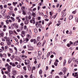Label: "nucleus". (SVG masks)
<instances>
[{
    "instance_id": "obj_1",
    "label": "nucleus",
    "mask_w": 78,
    "mask_h": 78,
    "mask_svg": "<svg viewBox=\"0 0 78 78\" xmlns=\"http://www.w3.org/2000/svg\"><path fill=\"white\" fill-rule=\"evenodd\" d=\"M30 22L31 23H33L34 24V23H36V21L34 20V18H32V19L30 20Z\"/></svg>"
},
{
    "instance_id": "obj_2",
    "label": "nucleus",
    "mask_w": 78,
    "mask_h": 78,
    "mask_svg": "<svg viewBox=\"0 0 78 78\" xmlns=\"http://www.w3.org/2000/svg\"><path fill=\"white\" fill-rule=\"evenodd\" d=\"M12 74L13 75H17V72H16V71L15 70H12Z\"/></svg>"
},
{
    "instance_id": "obj_3",
    "label": "nucleus",
    "mask_w": 78,
    "mask_h": 78,
    "mask_svg": "<svg viewBox=\"0 0 78 78\" xmlns=\"http://www.w3.org/2000/svg\"><path fill=\"white\" fill-rule=\"evenodd\" d=\"M8 72L9 73L11 72V66H9L7 67Z\"/></svg>"
},
{
    "instance_id": "obj_4",
    "label": "nucleus",
    "mask_w": 78,
    "mask_h": 78,
    "mask_svg": "<svg viewBox=\"0 0 78 78\" xmlns=\"http://www.w3.org/2000/svg\"><path fill=\"white\" fill-rule=\"evenodd\" d=\"M28 14L29 16L28 17V18L29 20H30L31 19V13L30 12H29L28 13Z\"/></svg>"
},
{
    "instance_id": "obj_5",
    "label": "nucleus",
    "mask_w": 78,
    "mask_h": 78,
    "mask_svg": "<svg viewBox=\"0 0 78 78\" xmlns=\"http://www.w3.org/2000/svg\"><path fill=\"white\" fill-rule=\"evenodd\" d=\"M6 11V9H3L1 12V13L2 14H5V12Z\"/></svg>"
},
{
    "instance_id": "obj_6",
    "label": "nucleus",
    "mask_w": 78,
    "mask_h": 78,
    "mask_svg": "<svg viewBox=\"0 0 78 78\" xmlns=\"http://www.w3.org/2000/svg\"><path fill=\"white\" fill-rule=\"evenodd\" d=\"M29 41V39L28 38H26L25 40L23 41L24 43H27L28 42V41Z\"/></svg>"
},
{
    "instance_id": "obj_7",
    "label": "nucleus",
    "mask_w": 78,
    "mask_h": 78,
    "mask_svg": "<svg viewBox=\"0 0 78 78\" xmlns=\"http://www.w3.org/2000/svg\"><path fill=\"white\" fill-rule=\"evenodd\" d=\"M21 58H22L23 59H24L23 58H27V56H26L25 55H22L20 56Z\"/></svg>"
},
{
    "instance_id": "obj_8",
    "label": "nucleus",
    "mask_w": 78,
    "mask_h": 78,
    "mask_svg": "<svg viewBox=\"0 0 78 78\" xmlns=\"http://www.w3.org/2000/svg\"><path fill=\"white\" fill-rule=\"evenodd\" d=\"M29 64H28V66H29V67H28V70L29 71H31V67H30V66Z\"/></svg>"
},
{
    "instance_id": "obj_9",
    "label": "nucleus",
    "mask_w": 78,
    "mask_h": 78,
    "mask_svg": "<svg viewBox=\"0 0 78 78\" xmlns=\"http://www.w3.org/2000/svg\"><path fill=\"white\" fill-rule=\"evenodd\" d=\"M66 64V60L65 59L63 62V66H64Z\"/></svg>"
},
{
    "instance_id": "obj_10",
    "label": "nucleus",
    "mask_w": 78,
    "mask_h": 78,
    "mask_svg": "<svg viewBox=\"0 0 78 78\" xmlns=\"http://www.w3.org/2000/svg\"><path fill=\"white\" fill-rule=\"evenodd\" d=\"M29 22L28 20H26L25 21L24 23L25 25H28V24Z\"/></svg>"
},
{
    "instance_id": "obj_11",
    "label": "nucleus",
    "mask_w": 78,
    "mask_h": 78,
    "mask_svg": "<svg viewBox=\"0 0 78 78\" xmlns=\"http://www.w3.org/2000/svg\"><path fill=\"white\" fill-rule=\"evenodd\" d=\"M24 30H26L27 31H28V29L27 27V26H24Z\"/></svg>"
},
{
    "instance_id": "obj_12",
    "label": "nucleus",
    "mask_w": 78,
    "mask_h": 78,
    "mask_svg": "<svg viewBox=\"0 0 78 78\" xmlns=\"http://www.w3.org/2000/svg\"><path fill=\"white\" fill-rule=\"evenodd\" d=\"M8 8L11 11L13 9V8L12 6L8 7Z\"/></svg>"
},
{
    "instance_id": "obj_13",
    "label": "nucleus",
    "mask_w": 78,
    "mask_h": 78,
    "mask_svg": "<svg viewBox=\"0 0 78 78\" xmlns=\"http://www.w3.org/2000/svg\"><path fill=\"white\" fill-rule=\"evenodd\" d=\"M10 64L13 67H14V66H15V64H14V63H12V62L10 63Z\"/></svg>"
},
{
    "instance_id": "obj_14",
    "label": "nucleus",
    "mask_w": 78,
    "mask_h": 78,
    "mask_svg": "<svg viewBox=\"0 0 78 78\" xmlns=\"http://www.w3.org/2000/svg\"><path fill=\"white\" fill-rule=\"evenodd\" d=\"M73 19V16L71 15L69 17V19L70 20H71V19Z\"/></svg>"
},
{
    "instance_id": "obj_15",
    "label": "nucleus",
    "mask_w": 78,
    "mask_h": 78,
    "mask_svg": "<svg viewBox=\"0 0 78 78\" xmlns=\"http://www.w3.org/2000/svg\"><path fill=\"white\" fill-rule=\"evenodd\" d=\"M10 19H12V22H14L15 21V19H14V17H10Z\"/></svg>"
},
{
    "instance_id": "obj_16",
    "label": "nucleus",
    "mask_w": 78,
    "mask_h": 78,
    "mask_svg": "<svg viewBox=\"0 0 78 78\" xmlns=\"http://www.w3.org/2000/svg\"><path fill=\"white\" fill-rule=\"evenodd\" d=\"M78 44L77 42V41H75V43H74V45H75V46H76V45H78Z\"/></svg>"
},
{
    "instance_id": "obj_17",
    "label": "nucleus",
    "mask_w": 78,
    "mask_h": 78,
    "mask_svg": "<svg viewBox=\"0 0 78 78\" xmlns=\"http://www.w3.org/2000/svg\"><path fill=\"white\" fill-rule=\"evenodd\" d=\"M9 51L10 53H13V50L12 48H9Z\"/></svg>"
},
{
    "instance_id": "obj_18",
    "label": "nucleus",
    "mask_w": 78,
    "mask_h": 78,
    "mask_svg": "<svg viewBox=\"0 0 78 78\" xmlns=\"http://www.w3.org/2000/svg\"><path fill=\"white\" fill-rule=\"evenodd\" d=\"M66 67H64L63 68V70L64 73H66Z\"/></svg>"
},
{
    "instance_id": "obj_19",
    "label": "nucleus",
    "mask_w": 78,
    "mask_h": 78,
    "mask_svg": "<svg viewBox=\"0 0 78 78\" xmlns=\"http://www.w3.org/2000/svg\"><path fill=\"white\" fill-rule=\"evenodd\" d=\"M23 14L24 15H26V12H25V11L23 10Z\"/></svg>"
},
{
    "instance_id": "obj_20",
    "label": "nucleus",
    "mask_w": 78,
    "mask_h": 78,
    "mask_svg": "<svg viewBox=\"0 0 78 78\" xmlns=\"http://www.w3.org/2000/svg\"><path fill=\"white\" fill-rule=\"evenodd\" d=\"M72 61V58H69V60L68 64H70Z\"/></svg>"
},
{
    "instance_id": "obj_21",
    "label": "nucleus",
    "mask_w": 78,
    "mask_h": 78,
    "mask_svg": "<svg viewBox=\"0 0 78 78\" xmlns=\"http://www.w3.org/2000/svg\"><path fill=\"white\" fill-rule=\"evenodd\" d=\"M37 41H40V40H41V38H40V37H37Z\"/></svg>"
},
{
    "instance_id": "obj_22",
    "label": "nucleus",
    "mask_w": 78,
    "mask_h": 78,
    "mask_svg": "<svg viewBox=\"0 0 78 78\" xmlns=\"http://www.w3.org/2000/svg\"><path fill=\"white\" fill-rule=\"evenodd\" d=\"M25 32L24 31H23L22 32V33L23 34V35L24 36H25Z\"/></svg>"
},
{
    "instance_id": "obj_23",
    "label": "nucleus",
    "mask_w": 78,
    "mask_h": 78,
    "mask_svg": "<svg viewBox=\"0 0 78 78\" xmlns=\"http://www.w3.org/2000/svg\"><path fill=\"white\" fill-rule=\"evenodd\" d=\"M36 69V67L35 66H33L32 69V72H33V70H34Z\"/></svg>"
},
{
    "instance_id": "obj_24",
    "label": "nucleus",
    "mask_w": 78,
    "mask_h": 78,
    "mask_svg": "<svg viewBox=\"0 0 78 78\" xmlns=\"http://www.w3.org/2000/svg\"><path fill=\"white\" fill-rule=\"evenodd\" d=\"M9 33L10 34H13V32L11 30H9Z\"/></svg>"
},
{
    "instance_id": "obj_25",
    "label": "nucleus",
    "mask_w": 78,
    "mask_h": 78,
    "mask_svg": "<svg viewBox=\"0 0 78 78\" xmlns=\"http://www.w3.org/2000/svg\"><path fill=\"white\" fill-rule=\"evenodd\" d=\"M54 64L55 66H58V64L57 62H55Z\"/></svg>"
},
{
    "instance_id": "obj_26",
    "label": "nucleus",
    "mask_w": 78,
    "mask_h": 78,
    "mask_svg": "<svg viewBox=\"0 0 78 78\" xmlns=\"http://www.w3.org/2000/svg\"><path fill=\"white\" fill-rule=\"evenodd\" d=\"M37 46L38 47H41V44L40 42H39L37 44Z\"/></svg>"
},
{
    "instance_id": "obj_27",
    "label": "nucleus",
    "mask_w": 78,
    "mask_h": 78,
    "mask_svg": "<svg viewBox=\"0 0 78 78\" xmlns=\"http://www.w3.org/2000/svg\"><path fill=\"white\" fill-rule=\"evenodd\" d=\"M34 30L35 33H37V29H34Z\"/></svg>"
},
{
    "instance_id": "obj_28",
    "label": "nucleus",
    "mask_w": 78,
    "mask_h": 78,
    "mask_svg": "<svg viewBox=\"0 0 78 78\" xmlns=\"http://www.w3.org/2000/svg\"><path fill=\"white\" fill-rule=\"evenodd\" d=\"M32 16L34 17L36 16V14L35 13L33 12L32 13Z\"/></svg>"
},
{
    "instance_id": "obj_29",
    "label": "nucleus",
    "mask_w": 78,
    "mask_h": 78,
    "mask_svg": "<svg viewBox=\"0 0 78 78\" xmlns=\"http://www.w3.org/2000/svg\"><path fill=\"white\" fill-rule=\"evenodd\" d=\"M39 73L40 74H42V70L40 69L39 71Z\"/></svg>"
},
{
    "instance_id": "obj_30",
    "label": "nucleus",
    "mask_w": 78,
    "mask_h": 78,
    "mask_svg": "<svg viewBox=\"0 0 78 78\" xmlns=\"http://www.w3.org/2000/svg\"><path fill=\"white\" fill-rule=\"evenodd\" d=\"M70 45H71V44H67V46L68 47H70Z\"/></svg>"
},
{
    "instance_id": "obj_31",
    "label": "nucleus",
    "mask_w": 78,
    "mask_h": 78,
    "mask_svg": "<svg viewBox=\"0 0 78 78\" xmlns=\"http://www.w3.org/2000/svg\"><path fill=\"white\" fill-rule=\"evenodd\" d=\"M38 26L39 28H41L42 27V25H41V24L40 23H39L38 24Z\"/></svg>"
},
{
    "instance_id": "obj_32",
    "label": "nucleus",
    "mask_w": 78,
    "mask_h": 78,
    "mask_svg": "<svg viewBox=\"0 0 78 78\" xmlns=\"http://www.w3.org/2000/svg\"><path fill=\"white\" fill-rule=\"evenodd\" d=\"M27 37H28V38H31V35H29V34H27Z\"/></svg>"
},
{
    "instance_id": "obj_33",
    "label": "nucleus",
    "mask_w": 78,
    "mask_h": 78,
    "mask_svg": "<svg viewBox=\"0 0 78 78\" xmlns=\"http://www.w3.org/2000/svg\"><path fill=\"white\" fill-rule=\"evenodd\" d=\"M17 2H13V5H14V6H15L17 4Z\"/></svg>"
},
{
    "instance_id": "obj_34",
    "label": "nucleus",
    "mask_w": 78,
    "mask_h": 78,
    "mask_svg": "<svg viewBox=\"0 0 78 78\" xmlns=\"http://www.w3.org/2000/svg\"><path fill=\"white\" fill-rule=\"evenodd\" d=\"M34 40H35V39H32L30 40V42H33L34 41Z\"/></svg>"
},
{
    "instance_id": "obj_35",
    "label": "nucleus",
    "mask_w": 78,
    "mask_h": 78,
    "mask_svg": "<svg viewBox=\"0 0 78 78\" xmlns=\"http://www.w3.org/2000/svg\"><path fill=\"white\" fill-rule=\"evenodd\" d=\"M6 41H7V42H9V41H10V39L9 38H8L7 39H6Z\"/></svg>"
},
{
    "instance_id": "obj_36",
    "label": "nucleus",
    "mask_w": 78,
    "mask_h": 78,
    "mask_svg": "<svg viewBox=\"0 0 78 78\" xmlns=\"http://www.w3.org/2000/svg\"><path fill=\"white\" fill-rule=\"evenodd\" d=\"M38 55H41V51H38Z\"/></svg>"
},
{
    "instance_id": "obj_37",
    "label": "nucleus",
    "mask_w": 78,
    "mask_h": 78,
    "mask_svg": "<svg viewBox=\"0 0 78 78\" xmlns=\"http://www.w3.org/2000/svg\"><path fill=\"white\" fill-rule=\"evenodd\" d=\"M37 58L38 59H40L41 58V56L40 55H38L37 56Z\"/></svg>"
},
{
    "instance_id": "obj_38",
    "label": "nucleus",
    "mask_w": 78,
    "mask_h": 78,
    "mask_svg": "<svg viewBox=\"0 0 78 78\" xmlns=\"http://www.w3.org/2000/svg\"><path fill=\"white\" fill-rule=\"evenodd\" d=\"M66 12H64V13H63V14L62 16V17H65V16H66Z\"/></svg>"
},
{
    "instance_id": "obj_39",
    "label": "nucleus",
    "mask_w": 78,
    "mask_h": 78,
    "mask_svg": "<svg viewBox=\"0 0 78 78\" xmlns=\"http://www.w3.org/2000/svg\"><path fill=\"white\" fill-rule=\"evenodd\" d=\"M0 8H1V9H3V5H0Z\"/></svg>"
},
{
    "instance_id": "obj_40",
    "label": "nucleus",
    "mask_w": 78,
    "mask_h": 78,
    "mask_svg": "<svg viewBox=\"0 0 78 78\" xmlns=\"http://www.w3.org/2000/svg\"><path fill=\"white\" fill-rule=\"evenodd\" d=\"M20 25H21V26H21V27H22V28H23V23H21L20 24Z\"/></svg>"
},
{
    "instance_id": "obj_41",
    "label": "nucleus",
    "mask_w": 78,
    "mask_h": 78,
    "mask_svg": "<svg viewBox=\"0 0 78 78\" xmlns=\"http://www.w3.org/2000/svg\"><path fill=\"white\" fill-rule=\"evenodd\" d=\"M7 44L8 45H11V42L10 41H8L7 42Z\"/></svg>"
},
{
    "instance_id": "obj_42",
    "label": "nucleus",
    "mask_w": 78,
    "mask_h": 78,
    "mask_svg": "<svg viewBox=\"0 0 78 78\" xmlns=\"http://www.w3.org/2000/svg\"><path fill=\"white\" fill-rule=\"evenodd\" d=\"M9 66V65L8 63H6L5 64V67H8Z\"/></svg>"
},
{
    "instance_id": "obj_43",
    "label": "nucleus",
    "mask_w": 78,
    "mask_h": 78,
    "mask_svg": "<svg viewBox=\"0 0 78 78\" xmlns=\"http://www.w3.org/2000/svg\"><path fill=\"white\" fill-rule=\"evenodd\" d=\"M21 67V66H20V65H18L17 66V67L18 68H20V67Z\"/></svg>"
},
{
    "instance_id": "obj_44",
    "label": "nucleus",
    "mask_w": 78,
    "mask_h": 78,
    "mask_svg": "<svg viewBox=\"0 0 78 78\" xmlns=\"http://www.w3.org/2000/svg\"><path fill=\"white\" fill-rule=\"evenodd\" d=\"M5 22L6 23H7V24H8V23H9V21L8 20H6Z\"/></svg>"
},
{
    "instance_id": "obj_45",
    "label": "nucleus",
    "mask_w": 78,
    "mask_h": 78,
    "mask_svg": "<svg viewBox=\"0 0 78 78\" xmlns=\"http://www.w3.org/2000/svg\"><path fill=\"white\" fill-rule=\"evenodd\" d=\"M77 74H78V73H75V75H74V76L75 77L77 76Z\"/></svg>"
},
{
    "instance_id": "obj_46",
    "label": "nucleus",
    "mask_w": 78,
    "mask_h": 78,
    "mask_svg": "<svg viewBox=\"0 0 78 78\" xmlns=\"http://www.w3.org/2000/svg\"><path fill=\"white\" fill-rule=\"evenodd\" d=\"M5 0H3L2 1V3H3V4H4V3H5Z\"/></svg>"
},
{
    "instance_id": "obj_47",
    "label": "nucleus",
    "mask_w": 78,
    "mask_h": 78,
    "mask_svg": "<svg viewBox=\"0 0 78 78\" xmlns=\"http://www.w3.org/2000/svg\"><path fill=\"white\" fill-rule=\"evenodd\" d=\"M23 69L24 70H27V68L26 66H24V67H23Z\"/></svg>"
},
{
    "instance_id": "obj_48",
    "label": "nucleus",
    "mask_w": 78,
    "mask_h": 78,
    "mask_svg": "<svg viewBox=\"0 0 78 78\" xmlns=\"http://www.w3.org/2000/svg\"><path fill=\"white\" fill-rule=\"evenodd\" d=\"M66 11V9H65L62 12V13H63V12H65V11Z\"/></svg>"
},
{
    "instance_id": "obj_49",
    "label": "nucleus",
    "mask_w": 78,
    "mask_h": 78,
    "mask_svg": "<svg viewBox=\"0 0 78 78\" xmlns=\"http://www.w3.org/2000/svg\"><path fill=\"white\" fill-rule=\"evenodd\" d=\"M30 50H33V47H30Z\"/></svg>"
},
{
    "instance_id": "obj_50",
    "label": "nucleus",
    "mask_w": 78,
    "mask_h": 78,
    "mask_svg": "<svg viewBox=\"0 0 78 78\" xmlns=\"http://www.w3.org/2000/svg\"><path fill=\"white\" fill-rule=\"evenodd\" d=\"M5 72L6 74H8L9 73L7 71H5Z\"/></svg>"
},
{
    "instance_id": "obj_51",
    "label": "nucleus",
    "mask_w": 78,
    "mask_h": 78,
    "mask_svg": "<svg viewBox=\"0 0 78 78\" xmlns=\"http://www.w3.org/2000/svg\"><path fill=\"white\" fill-rule=\"evenodd\" d=\"M36 39H35V40H34V44H36Z\"/></svg>"
},
{
    "instance_id": "obj_52",
    "label": "nucleus",
    "mask_w": 78,
    "mask_h": 78,
    "mask_svg": "<svg viewBox=\"0 0 78 78\" xmlns=\"http://www.w3.org/2000/svg\"><path fill=\"white\" fill-rule=\"evenodd\" d=\"M75 20L76 22H77V21H78V18L76 17L75 19Z\"/></svg>"
},
{
    "instance_id": "obj_53",
    "label": "nucleus",
    "mask_w": 78,
    "mask_h": 78,
    "mask_svg": "<svg viewBox=\"0 0 78 78\" xmlns=\"http://www.w3.org/2000/svg\"><path fill=\"white\" fill-rule=\"evenodd\" d=\"M16 25H17V24L15 23L13 24V27H16Z\"/></svg>"
},
{
    "instance_id": "obj_54",
    "label": "nucleus",
    "mask_w": 78,
    "mask_h": 78,
    "mask_svg": "<svg viewBox=\"0 0 78 78\" xmlns=\"http://www.w3.org/2000/svg\"><path fill=\"white\" fill-rule=\"evenodd\" d=\"M22 9H25V6H22Z\"/></svg>"
},
{
    "instance_id": "obj_55",
    "label": "nucleus",
    "mask_w": 78,
    "mask_h": 78,
    "mask_svg": "<svg viewBox=\"0 0 78 78\" xmlns=\"http://www.w3.org/2000/svg\"><path fill=\"white\" fill-rule=\"evenodd\" d=\"M59 74L60 75H62V72H60V73H59Z\"/></svg>"
},
{
    "instance_id": "obj_56",
    "label": "nucleus",
    "mask_w": 78,
    "mask_h": 78,
    "mask_svg": "<svg viewBox=\"0 0 78 78\" xmlns=\"http://www.w3.org/2000/svg\"><path fill=\"white\" fill-rule=\"evenodd\" d=\"M7 7V5H5L4 6V7L5 8H6Z\"/></svg>"
},
{
    "instance_id": "obj_57",
    "label": "nucleus",
    "mask_w": 78,
    "mask_h": 78,
    "mask_svg": "<svg viewBox=\"0 0 78 78\" xmlns=\"http://www.w3.org/2000/svg\"><path fill=\"white\" fill-rule=\"evenodd\" d=\"M50 57L51 58H53L54 57V55H51Z\"/></svg>"
},
{
    "instance_id": "obj_58",
    "label": "nucleus",
    "mask_w": 78,
    "mask_h": 78,
    "mask_svg": "<svg viewBox=\"0 0 78 78\" xmlns=\"http://www.w3.org/2000/svg\"><path fill=\"white\" fill-rule=\"evenodd\" d=\"M3 55L4 56V57H6V55L5 54H3Z\"/></svg>"
},
{
    "instance_id": "obj_59",
    "label": "nucleus",
    "mask_w": 78,
    "mask_h": 78,
    "mask_svg": "<svg viewBox=\"0 0 78 78\" xmlns=\"http://www.w3.org/2000/svg\"><path fill=\"white\" fill-rule=\"evenodd\" d=\"M29 33L30 34H31V30H29Z\"/></svg>"
},
{
    "instance_id": "obj_60",
    "label": "nucleus",
    "mask_w": 78,
    "mask_h": 78,
    "mask_svg": "<svg viewBox=\"0 0 78 78\" xmlns=\"http://www.w3.org/2000/svg\"><path fill=\"white\" fill-rule=\"evenodd\" d=\"M0 44H1V45H2V46H3V44H4V43H3V42H2Z\"/></svg>"
},
{
    "instance_id": "obj_61",
    "label": "nucleus",
    "mask_w": 78,
    "mask_h": 78,
    "mask_svg": "<svg viewBox=\"0 0 78 78\" xmlns=\"http://www.w3.org/2000/svg\"><path fill=\"white\" fill-rule=\"evenodd\" d=\"M2 41L3 42H5V39L4 38H2Z\"/></svg>"
},
{
    "instance_id": "obj_62",
    "label": "nucleus",
    "mask_w": 78,
    "mask_h": 78,
    "mask_svg": "<svg viewBox=\"0 0 78 78\" xmlns=\"http://www.w3.org/2000/svg\"><path fill=\"white\" fill-rule=\"evenodd\" d=\"M0 34L1 36H3V33H1Z\"/></svg>"
},
{
    "instance_id": "obj_63",
    "label": "nucleus",
    "mask_w": 78,
    "mask_h": 78,
    "mask_svg": "<svg viewBox=\"0 0 78 78\" xmlns=\"http://www.w3.org/2000/svg\"><path fill=\"white\" fill-rule=\"evenodd\" d=\"M21 53H23V54L25 53V51L24 50H23L21 52Z\"/></svg>"
},
{
    "instance_id": "obj_64",
    "label": "nucleus",
    "mask_w": 78,
    "mask_h": 78,
    "mask_svg": "<svg viewBox=\"0 0 78 78\" xmlns=\"http://www.w3.org/2000/svg\"><path fill=\"white\" fill-rule=\"evenodd\" d=\"M76 62H77V64H78V59H77L76 60Z\"/></svg>"
}]
</instances>
